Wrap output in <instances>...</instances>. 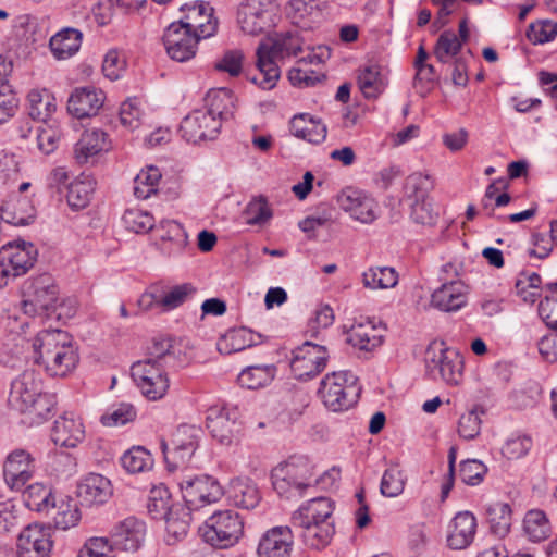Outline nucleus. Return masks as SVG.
I'll return each instance as SVG.
<instances>
[{
    "label": "nucleus",
    "instance_id": "f257e3e1",
    "mask_svg": "<svg viewBox=\"0 0 557 557\" xmlns=\"http://www.w3.org/2000/svg\"><path fill=\"white\" fill-rule=\"evenodd\" d=\"M335 470L325 471L320 478L315 475V466L304 455H293L271 470L273 490L286 499L302 497L307 490L326 480L335 481Z\"/></svg>",
    "mask_w": 557,
    "mask_h": 557
},
{
    "label": "nucleus",
    "instance_id": "f03ea898",
    "mask_svg": "<svg viewBox=\"0 0 557 557\" xmlns=\"http://www.w3.org/2000/svg\"><path fill=\"white\" fill-rule=\"evenodd\" d=\"M34 359L52 376H64L77 362L70 336L61 330H44L33 342Z\"/></svg>",
    "mask_w": 557,
    "mask_h": 557
},
{
    "label": "nucleus",
    "instance_id": "7ed1b4c3",
    "mask_svg": "<svg viewBox=\"0 0 557 557\" xmlns=\"http://www.w3.org/2000/svg\"><path fill=\"white\" fill-rule=\"evenodd\" d=\"M301 46L300 37L290 32L276 34L271 45L261 42L256 51L258 74L251 81L265 90L275 87L281 74L276 60L297 55Z\"/></svg>",
    "mask_w": 557,
    "mask_h": 557
},
{
    "label": "nucleus",
    "instance_id": "20e7f679",
    "mask_svg": "<svg viewBox=\"0 0 557 557\" xmlns=\"http://www.w3.org/2000/svg\"><path fill=\"white\" fill-rule=\"evenodd\" d=\"M425 371L432 380H441L447 385L457 386L463 377V357L443 341H433L425 351Z\"/></svg>",
    "mask_w": 557,
    "mask_h": 557
},
{
    "label": "nucleus",
    "instance_id": "39448f33",
    "mask_svg": "<svg viewBox=\"0 0 557 557\" xmlns=\"http://www.w3.org/2000/svg\"><path fill=\"white\" fill-rule=\"evenodd\" d=\"M360 387L357 377L347 371L326 374L318 389L323 405L333 412H342L357 404Z\"/></svg>",
    "mask_w": 557,
    "mask_h": 557
},
{
    "label": "nucleus",
    "instance_id": "423d86ee",
    "mask_svg": "<svg viewBox=\"0 0 557 557\" xmlns=\"http://www.w3.org/2000/svg\"><path fill=\"white\" fill-rule=\"evenodd\" d=\"M21 308L29 317H49L55 310L59 288L50 274L26 280L22 287Z\"/></svg>",
    "mask_w": 557,
    "mask_h": 557
},
{
    "label": "nucleus",
    "instance_id": "0eeeda50",
    "mask_svg": "<svg viewBox=\"0 0 557 557\" xmlns=\"http://www.w3.org/2000/svg\"><path fill=\"white\" fill-rule=\"evenodd\" d=\"M199 534L212 547L228 548L243 536L244 521L234 510H219L199 528Z\"/></svg>",
    "mask_w": 557,
    "mask_h": 557
},
{
    "label": "nucleus",
    "instance_id": "6e6552de",
    "mask_svg": "<svg viewBox=\"0 0 557 557\" xmlns=\"http://www.w3.org/2000/svg\"><path fill=\"white\" fill-rule=\"evenodd\" d=\"M280 20L276 0H243L237 8V23L248 35H259L273 28Z\"/></svg>",
    "mask_w": 557,
    "mask_h": 557
},
{
    "label": "nucleus",
    "instance_id": "1a4fd4ad",
    "mask_svg": "<svg viewBox=\"0 0 557 557\" xmlns=\"http://www.w3.org/2000/svg\"><path fill=\"white\" fill-rule=\"evenodd\" d=\"M201 431L193 425H180L169 442H161V449L168 469L173 471L185 467L199 446Z\"/></svg>",
    "mask_w": 557,
    "mask_h": 557
},
{
    "label": "nucleus",
    "instance_id": "9d476101",
    "mask_svg": "<svg viewBox=\"0 0 557 557\" xmlns=\"http://www.w3.org/2000/svg\"><path fill=\"white\" fill-rule=\"evenodd\" d=\"M185 507L198 510L203 506L219 502L224 492L220 483L212 476L202 474L183 476L177 482Z\"/></svg>",
    "mask_w": 557,
    "mask_h": 557
},
{
    "label": "nucleus",
    "instance_id": "9b49d317",
    "mask_svg": "<svg viewBox=\"0 0 557 557\" xmlns=\"http://www.w3.org/2000/svg\"><path fill=\"white\" fill-rule=\"evenodd\" d=\"M131 374L141 395L149 400H159L165 396L170 387L166 368L136 361L131 367Z\"/></svg>",
    "mask_w": 557,
    "mask_h": 557
},
{
    "label": "nucleus",
    "instance_id": "f8f14e48",
    "mask_svg": "<svg viewBox=\"0 0 557 557\" xmlns=\"http://www.w3.org/2000/svg\"><path fill=\"white\" fill-rule=\"evenodd\" d=\"M327 360L329 351L325 346L306 341L293 350L290 370L297 380L306 381L321 373Z\"/></svg>",
    "mask_w": 557,
    "mask_h": 557
},
{
    "label": "nucleus",
    "instance_id": "ddd939ff",
    "mask_svg": "<svg viewBox=\"0 0 557 557\" xmlns=\"http://www.w3.org/2000/svg\"><path fill=\"white\" fill-rule=\"evenodd\" d=\"M200 39L197 34L178 22L170 24L163 35L168 55L177 62H186L194 58Z\"/></svg>",
    "mask_w": 557,
    "mask_h": 557
},
{
    "label": "nucleus",
    "instance_id": "4468645a",
    "mask_svg": "<svg viewBox=\"0 0 557 557\" xmlns=\"http://www.w3.org/2000/svg\"><path fill=\"white\" fill-rule=\"evenodd\" d=\"M341 209L350 218L364 224L377 218V202L368 193L354 187L343 189L337 196Z\"/></svg>",
    "mask_w": 557,
    "mask_h": 557
},
{
    "label": "nucleus",
    "instance_id": "2eb2a0df",
    "mask_svg": "<svg viewBox=\"0 0 557 557\" xmlns=\"http://www.w3.org/2000/svg\"><path fill=\"white\" fill-rule=\"evenodd\" d=\"M37 249L32 243H8L0 250V264L3 275L20 276L35 263Z\"/></svg>",
    "mask_w": 557,
    "mask_h": 557
},
{
    "label": "nucleus",
    "instance_id": "dca6fc26",
    "mask_svg": "<svg viewBox=\"0 0 557 557\" xmlns=\"http://www.w3.org/2000/svg\"><path fill=\"white\" fill-rule=\"evenodd\" d=\"M221 129L219 119L210 116L203 109H197L183 119L180 125L182 137L193 144L214 139Z\"/></svg>",
    "mask_w": 557,
    "mask_h": 557
},
{
    "label": "nucleus",
    "instance_id": "f3484780",
    "mask_svg": "<svg viewBox=\"0 0 557 557\" xmlns=\"http://www.w3.org/2000/svg\"><path fill=\"white\" fill-rule=\"evenodd\" d=\"M184 15L178 23L197 34L200 38H208L216 32L218 20L213 16V9L205 2L185 3L181 7Z\"/></svg>",
    "mask_w": 557,
    "mask_h": 557
},
{
    "label": "nucleus",
    "instance_id": "a211bd4d",
    "mask_svg": "<svg viewBox=\"0 0 557 557\" xmlns=\"http://www.w3.org/2000/svg\"><path fill=\"white\" fill-rule=\"evenodd\" d=\"M237 418L235 409L211 406L207 411V429L219 443L230 446L239 431Z\"/></svg>",
    "mask_w": 557,
    "mask_h": 557
},
{
    "label": "nucleus",
    "instance_id": "6ab92c4d",
    "mask_svg": "<svg viewBox=\"0 0 557 557\" xmlns=\"http://www.w3.org/2000/svg\"><path fill=\"white\" fill-rule=\"evenodd\" d=\"M294 544L292 528L276 525L261 535L256 554L258 557H290Z\"/></svg>",
    "mask_w": 557,
    "mask_h": 557
},
{
    "label": "nucleus",
    "instance_id": "aec40b11",
    "mask_svg": "<svg viewBox=\"0 0 557 557\" xmlns=\"http://www.w3.org/2000/svg\"><path fill=\"white\" fill-rule=\"evenodd\" d=\"M52 546L51 528L38 523L26 527L17 541L20 557H48Z\"/></svg>",
    "mask_w": 557,
    "mask_h": 557
},
{
    "label": "nucleus",
    "instance_id": "412c9836",
    "mask_svg": "<svg viewBox=\"0 0 557 557\" xmlns=\"http://www.w3.org/2000/svg\"><path fill=\"white\" fill-rule=\"evenodd\" d=\"M110 534L114 549L134 553L145 542L146 523L136 517H128L116 523Z\"/></svg>",
    "mask_w": 557,
    "mask_h": 557
},
{
    "label": "nucleus",
    "instance_id": "4be33fe9",
    "mask_svg": "<svg viewBox=\"0 0 557 557\" xmlns=\"http://www.w3.org/2000/svg\"><path fill=\"white\" fill-rule=\"evenodd\" d=\"M34 472V459L24 449H15L3 465L4 481L11 490L21 491L30 480Z\"/></svg>",
    "mask_w": 557,
    "mask_h": 557
},
{
    "label": "nucleus",
    "instance_id": "5701e85b",
    "mask_svg": "<svg viewBox=\"0 0 557 557\" xmlns=\"http://www.w3.org/2000/svg\"><path fill=\"white\" fill-rule=\"evenodd\" d=\"M106 100L104 92L95 87L75 88L67 101V111L77 119L96 115Z\"/></svg>",
    "mask_w": 557,
    "mask_h": 557
},
{
    "label": "nucleus",
    "instance_id": "b1692460",
    "mask_svg": "<svg viewBox=\"0 0 557 557\" xmlns=\"http://www.w3.org/2000/svg\"><path fill=\"white\" fill-rule=\"evenodd\" d=\"M325 0H289L286 16L301 29H312L322 20Z\"/></svg>",
    "mask_w": 557,
    "mask_h": 557
},
{
    "label": "nucleus",
    "instance_id": "393cba45",
    "mask_svg": "<svg viewBox=\"0 0 557 557\" xmlns=\"http://www.w3.org/2000/svg\"><path fill=\"white\" fill-rule=\"evenodd\" d=\"M50 436L55 445L74 448L85 438V426L79 417L65 412L53 422Z\"/></svg>",
    "mask_w": 557,
    "mask_h": 557
},
{
    "label": "nucleus",
    "instance_id": "a878e982",
    "mask_svg": "<svg viewBox=\"0 0 557 557\" xmlns=\"http://www.w3.org/2000/svg\"><path fill=\"white\" fill-rule=\"evenodd\" d=\"M157 230L160 232L158 249L163 256L176 258L184 253L188 245V235L181 223L162 220Z\"/></svg>",
    "mask_w": 557,
    "mask_h": 557
},
{
    "label": "nucleus",
    "instance_id": "bb28decb",
    "mask_svg": "<svg viewBox=\"0 0 557 557\" xmlns=\"http://www.w3.org/2000/svg\"><path fill=\"white\" fill-rule=\"evenodd\" d=\"M468 286L459 280H451L442 284L431 295V304L434 308L444 312L460 310L467 305Z\"/></svg>",
    "mask_w": 557,
    "mask_h": 557
},
{
    "label": "nucleus",
    "instance_id": "cd10ccee",
    "mask_svg": "<svg viewBox=\"0 0 557 557\" xmlns=\"http://www.w3.org/2000/svg\"><path fill=\"white\" fill-rule=\"evenodd\" d=\"M40 389V382L36 380L35 373L25 371L11 383L8 404L16 411L26 412Z\"/></svg>",
    "mask_w": 557,
    "mask_h": 557
},
{
    "label": "nucleus",
    "instance_id": "c85d7f7f",
    "mask_svg": "<svg viewBox=\"0 0 557 557\" xmlns=\"http://www.w3.org/2000/svg\"><path fill=\"white\" fill-rule=\"evenodd\" d=\"M76 493L83 505H101L111 497L112 485L106 476L89 473L78 482Z\"/></svg>",
    "mask_w": 557,
    "mask_h": 557
},
{
    "label": "nucleus",
    "instance_id": "c756f323",
    "mask_svg": "<svg viewBox=\"0 0 557 557\" xmlns=\"http://www.w3.org/2000/svg\"><path fill=\"white\" fill-rule=\"evenodd\" d=\"M476 518L470 511L458 512L449 523L447 544L453 549L467 548L476 534Z\"/></svg>",
    "mask_w": 557,
    "mask_h": 557
},
{
    "label": "nucleus",
    "instance_id": "7c9ffc66",
    "mask_svg": "<svg viewBox=\"0 0 557 557\" xmlns=\"http://www.w3.org/2000/svg\"><path fill=\"white\" fill-rule=\"evenodd\" d=\"M347 342L355 348L372 351L383 343V330L370 320L354 323L348 330Z\"/></svg>",
    "mask_w": 557,
    "mask_h": 557
},
{
    "label": "nucleus",
    "instance_id": "2f4dec72",
    "mask_svg": "<svg viewBox=\"0 0 557 557\" xmlns=\"http://www.w3.org/2000/svg\"><path fill=\"white\" fill-rule=\"evenodd\" d=\"M0 213L5 223L24 226L34 221L35 208L28 198L15 195L3 201Z\"/></svg>",
    "mask_w": 557,
    "mask_h": 557
},
{
    "label": "nucleus",
    "instance_id": "473e14b6",
    "mask_svg": "<svg viewBox=\"0 0 557 557\" xmlns=\"http://www.w3.org/2000/svg\"><path fill=\"white\" fill-rule=\"evenodd\" d=\"M110 148L108 134L100 128L86 129L74 148L75 159L78 163H86L88 160Z\"/></svg>",
    "mask_w": 557,
    "mask_h": 557
},
{
    "label": "nucleus",
    "instance_id": "72a5a7b5",
    "mask_svg": "<svg viewBox=\"0 0 557 557\" xmlns=\"http://www.w3.org/2000/svg\"><path fill=\"white\" fill-rule=\"evenodd\" d=\"M358 87L367 99L377 98L387 85L382 66L376 63H368L361 66L357 76Z\"/></svg>",
    "mask_w": 557,
    "mask_h": 557
},
{
    "label": "nucleus",
    "instance_id": "f704fd0d",
    "mask_svg": "<svg viewBox=\"0 0 557 557\" xmlns=\"http://www.w3.org/2000/svg\"><path fill=\"white\" fill-rule=\"evenodd\" d=\"M263 342V335L247 327L230 330L218 343V349L224 354L238 352Z\"/></svg>",
    "mask_w": 557,
    "mask_h": 557
},
{
    "label": "nucleus",
    "instance_id": "c9c22d12",
    "mask_svg": "<svg viewBox=\"0 0 557 557\" xmlns=\"http://www.w3.org/2000/svg\"><path fill=\"white\" fill-rule=\"evenodd\" d=\"M83 34L73 27H65L50 38L49 47L57 60L73 57L81 48Z\"/></svg>",
    "mask_w": 557,
    "mask_h": 557
},
{
    "label": "nucleus",
    "instance_id": "e433bc0d",
    "mask_svg": "<svg viewBox=\"0 0 557 557\" xmlns=\"http://www.w3.org/2000/svg\"><path fill=\"white\" fill-rule=\"evenodd\" d=\"M290 133L311 144H321L326 138V126L308 114L296 115L289 125Z\"/></svg>",
    "mask_w": 557,
    "mask_h": 557
},
{
    "label": "nucleus",
    "instance_id": "4c0bfd02",
    "mask_svg": "<svg viewBox=\"0 0 557 557\" xmlns=\"http://www.w3.org/2000/svg\"><path fill=\"white\" fill-rule=\"evenodd\" d=\"M206 109L210 116L219 119L222 124L223 120H227L233 115L234 96L227 88L211 89L207 92Z\"/></svg>",
    "mask_w": 557,
    "mask_h": 557
},
{
    "label": "nucleus",
    "instance_id": "58836bf2",
    "mask_svg": "<svg viewBox=\"0 0 557 557\" xmlns=\"http://www.w3.org/2000/svg\"><path fill=\"white\" fill-rule=\"evenodd\" d=\"M46 515L51 517L54 527L60 530L75 527L81 519L77 504L69 497L60 498L58 502L54 499Z\"/></svg>",
    "mask_w": 557,
    "mask_h": 557
},
{
    "label": "nucleus",
    "instance_id": "ea45409f",
    "mask_svg": "<svg viewBox=\"0 0 557 557\" xmlns=\"http://www.w3.org/2000/svg\"><path fill=\"white\" fill-rule=\"evenodd\" d=\"M485 517L490 530L498 537L506 536L511 527L512 512L509 504L492 502L485 506Z\"/></svg>",
    "mask_w": 557,
    "mask_h": 557
},
{
    "label": "nucleus",
    "instance_id": "a19ab883",
    "mask_svg": "<svg viewBox=\"0 0 557 557\" xmlns=\"http://www.w3.org/2000/svg\"><path fill=\"white\" fill-rule=\"evenodd\" d=\"M191 511L185 506H177L175 510L169 512L165 519V541L169 545L186 537L191 521Z\"/></svg>",
    "mask_w": 557,
    "mask_h": 557
},
{
    "label": "nucleus",
    "instance_id": "79ce46f5",
    "mask_svg": "<svg viewBox=\"0 0 557 557\" xmlns=\"http://www.w3.org/2000/svg\"><path fill=\"white\" fill-rule=\"evenodd\" d=\"M55 109V98L47 89H33L28 92L27 110L33 120L46 123Z\"/></svg>",
    "mask_w": 557,
    "mask_h": 557
},
{
    "label": "nucleus",
    "instance_id": "37998d69",
    "mask_svg": "<svg viewBox=\"0 0 557 557\" xmlns=\"http://www.w3.org/2000/svg\"><path fill=\"white\" fill-rule=\"evenodd\" d=\"M96 183L88 175H81L69 185L66 195L67 203L73 209L86 208L95 191Z\"/></svg>",
    "mask_w": 557,
    "mask_h": 557
},
{
    "label": "nucleus",
    "instance_id": "c03bdc74",
    "mask_svg": "<svg viewBox=\"0 0 557 557\" xmlns=\"http://www.w3.org/2000/svg\"><path fill=\"white\" fill-rule=\"evenodd\" d=\"M304 544L313 549H321L331 543L335 533L334 522H321L315 525L298 528Z\"/></svg>",
    "mask_w": 557,
    "mask_h": 557
},
{
    "label": "nucleus",
    "instance_id": "a18cd8bd",
    "mask_svg": "<svg viewBox=\"0 0 557 557\" xmlns=\"http://www.w3.org/2000/svg\"><path fill=\"white\" fill-rule=\"evenodd\" d=\"M161 172L157 166L143 169L134 178V195L137 199L146 200L156 195L161 181Z\"/></svg>",
    "mask_w": 557,
    "mask_h": 557
},
{
    "label": "nucleus",
    "instance_id": "49530a36",
    "mask_svg": "<svg viewBox=\"0 0 557 557\" xmlns=\"http://www.w3.org/2000/svg\"><path fill=\"white\" fill-rule=\"evenodd\" d=\"M362 283L370 289L393 288L398 283V273L392 267H372L362 273Z\"/></svg>",
    "mask_w": 557,
    "mask_h": 557
},
{
    "label": "nucleus",
    "instance_id": "de8ad7c7",
    "mask_svg": "<svg viewBox=\"0 0 557 557\" xmlns=\"http://www.w3.org/2000/svg\"><path fill=\"white\" fill-rule=\"evenodd\" d=\"M275 370L274 366H249L239 373L237 380L242 387L257 389L272 382Z\"/></svg>",
    "mask_w": 557,
    "mask_h": 557
},
{
    "label": "nucleus",
    "instance_id": "09e8293b",
    "mask_svg": "<svg viewBox=\"0 0 557 557\" xmlns=\"http://www.w3.org/2000/svg\"><path fill=\"white\" fill-rule=\"evenodd\" d=\"M523 530L533 542H541L548 537L550 523L544 511L529 510L523 520Z\"/></svg>",
    "mask_w": 557,
    "mask_h": 557
},
{
    "label": "nucleus",
    "instance_id": "8fccbe9b",
    "mask_svg": "<svg viewBox=\"0 0 557 557\" xmlns=\"http://www.w3.org/2000/svg\"><path fill=\"white\" fill-rule=\"evenodd\" d=\"M462 48V41L458 38L457 34L453 30H444L438 36L433 54L441 63H448L459 54Z\"/></svg>",
    "mask_w": 557,
    "mask_h": 557
},
{
    "label": "nucleus",
    "instance_id": "3c124183",
    "mask_svg": "<svg viewBox=\"0 0 557 557\" xmlns=\"http://www.w3.org/2000/svg\"><path fill=\"white\" fill-rule=\"evenodd\" d=\"M122 467L132 474L148 471L153 466L151 454L141 446H135L121 457Z\"/></svg>",
    "mask_w": 557,
    "mask_h": 557
},
{
    "label": "nucleus",
    "instance_id": "603ef678",
    "mask_svg": "<svg viewBox=\"0 0 557 557\" xmlns=\"http://www.w3.org/2000/svg\"><path fill=\"white\" fill-rule=\"evenodd\" d=\"M25 504L32 510L49 512V507L55 499L49 486L41 483L30 484L24 493Z\"/></svg>",
    "mask_w": 557,
    "mask_h": 557
},
{
    "label": "nucleus",
    "instance_id": "864d4df0",
    "mask_svg": "<svg viewBox=\"0 0 557 557\" xmlns=\"http://www.w3.org/2000/svg\"><path fill=\"white\" fill-rule=\"evenodd\" d=\"M175 360L173 344L171 338H153L147 348V356L141 361L168 368Z\"/></svg>",
    "mask_w": 557,
    "mask_h": 557
},
{
    "label": "nucleus",
    "instance_id": "5fc2aeb1",
    "mask_svg": "<svg viewBox=\"0 0 557 557\" xmlns=\"http://www.w3.org/2000/svg\"><path fill=\"white\" fill-rule=\"evenodd\" d=\"M232 498L236 506L252 509L259 504L260 494L253 482L239 480L232 485Z\"/></svg>",
    "mask_w": 557,
    "mask_h": 557
},
{
    "label": "nucleus",
    "instance_id": "6e6d98bb",
    "mask_svg": "<svg viewBox=\"0 0 557 557\" xmlns=\"http://www.w3.org/2000/svg\"><path fill=\"white\" fill-rule=\"evenodd\" d=\"M410 208V218L417 224L434 226L440 218V211L431 198L411 201Z\"/></svg>",
    "mask_w": 557,
    "mask_h": 557
},
{
    "label": "nucleus",
    "instance_id": "4d7b16f0",
    "mask_svg": "<svg viewBox=\"0 0 557 557\" xmlns=\"http://www.w3.org/2000/svg\"><path fill=\"white\" fill-rule=\"evenodd\" d=\"M433 189V182L426 174L416 172L410 174L406 178L405 194L406 197L411 200H421L430 198L429 193Z\"/></svg>",
    "mask_w": 557,
    "mask_h": 557
},
{
    "label": "nucleus",
    "instance_id": "13d9d810",
    "mask_svg": "<svg viewBox=\"0 0 557 557\" xmlns=\"http://www.w3.org/2000/svg\"><path fill=\"white\" fill-rule=\"evenodd\" d=\"M123 224L128 231L134 233H147L154 226L153 216L139 208H131L125 210L122 216Z\"/></svg>",
    "mask_w": 557,
    "mask_h": 557
},
{
    "label": "nucleus",
    "instance_id": "bf43d9fd",
    "mask_svg": "<svg viewBox=\"0 0 557 557\" xmlns=\"http://www.w3.org/2000/svg\"><path fill=\"white\" fill-rule=\"evenodd\" d=\"M547 294L540 301L539 313L546 325L557 331V281L545 286Z\"/></svg>",
    "mask_w": 557,
    "mask_h": 557
},
{
    "label": "nucleus",
    "instance_id": "052dcab7",
    "mask_svg": "<svg viewBox=\"0 0 557 557\" xmlns=\"http://www.w3.org/2000/svg\"><path fill=\"white\" fill-rule=\"evenodd\" d=\"M334 210L329 207L320 208L313 214L308 215L304 220L299 221V228L308 235V238L315 237V231L333 223Z\"/></svg>",
    "mask_w": 557,
    "mask_h": 557
},
{
    "label": "nucleus",
    "instance_id": "680f3d73",
    "mask_svg": "<svg viewBox=\"0 0 557 557\" xmlns=\"http://www.w3.org/2000/svg\"><path fill=\"white\" fill-rule=\"evenodd\" d=\"M298 511L305 512L311 517L321 518V522H333L332 513L334 510L333 502L327 497H315L304 505H301Z\"/></svg>",
    "mask_w": 557,
    "mask_h": 557
},
{
    "label": "nucleus",
    "instance_id": "e2e57ef3",
    "mask_svg": "<svg viewBox=\"0 0 557 557\" xmlns=\"http://www.w3.org/2000/svg\"><path fill=\"white\" fill-rule=\"evenodd\" d=\"M484 411L473 408L466 413L461 414L458 421V434L465 440L475 438L481 431V414Z\"/></svg>",
    "mask_w": 557,
    "mask_h": 557
},
{
    "label": "nucleus",
    "instance_id": "0e129e2a",
    "mask_svg": "<svg viewBox=\"0 0 557 557\" xmlns=\"http://www.w3.org/2000/svg\"><path fill=\"white\" fill-rule=\"evenodd\" d=\"M195 287L189 284H181L171 287L168 292L161 295L162 312L173 310L183 305L187 297L195 293Z\"/></svg>",
    "mask_w": 557,
    "mask_h": 557
},
{
    "label": "nucleus",
    "instance_id": "69168bd1",
    "mask_svg": "<svg viewBox=\"0 0 557 557\" xmlns=\"http://www.w3.org/2000/svg\"><path fill=\"white\" fill-rule=\"evenodd\" d=\"M406 476L398 468L385 470L381 481V493L387 497L400 495L405 488Z\"/></svg>",
    "mask_w": 557,
    "mask_h": 557
},
{
    "label": "nucleus",
    "instance_id": "338daca9",
    "mask_svg": "<svg viewBox=\"0 0 557 557\" xmlns=\"http://www.w3.org/2000/svg\"><path fill=\"white\" fill-rule=\"evenodd\" d=\"M486 473L487 467L480 460L468 459L460 463L459 476L467 485H479Z\"/></svg>",
    "mask_w": 557,
    "mask_h": 557
},
{
    "label": "nucleus",
    "instance_id": "774afa93",
    "mask_svg": "<svg viewBox=\"0 0 557 557\" xmlns=\"http://www.w3.org/2000/svg\"><path fill=\"white\" fill-rule=\"evenodd\" d=\"M136 418V410L131 404H120L112 407L101 417V423L106 426L124 425Z\"/></svg>",
    "mask_w": 557,
    "mask_h": 557
}]
</instances>
